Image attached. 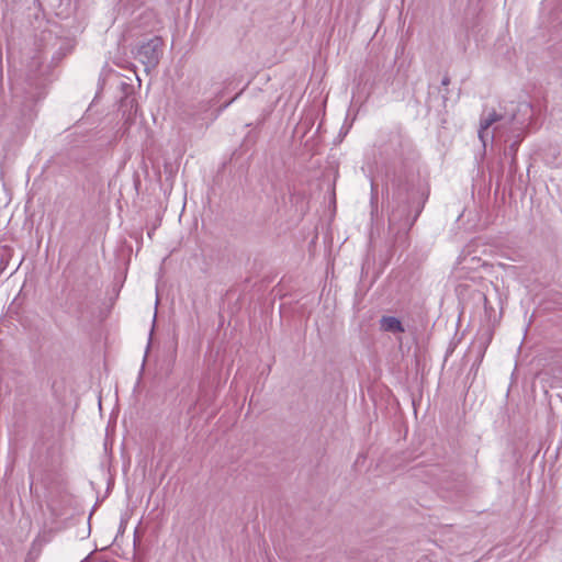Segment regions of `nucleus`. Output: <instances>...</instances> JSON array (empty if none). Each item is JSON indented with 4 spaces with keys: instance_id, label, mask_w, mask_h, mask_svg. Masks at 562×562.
Returning a JSON list of instances; mask_svg holds the SVG:
<instances>
[{
    "instance_id": "423d86ee",
    "label": "nucleus",
    "mask_w": 562,
    "mask_h": 562,
    "mask_svg": "<svg viewBox=\"0 0 562 562\" xmlns=\"http://www.w3.org/2000/svg\"><path fill=\"white\" fill-rule=\"evenodd\" d=\"M449 83H450V77H449V75H448V74H446V75L443 76L442 80H441V85H442L443 87H447V86H449Z\"/></svg>"
},
{
    "instance_id": "6e6552de",
    "label": "nucleus",
    "mask_w": 562,
    "mask_h": 562,
    "mask_svg": "<svg viewBox=\"0 0 562 562\" xmlns=\"http://www.w3.org/2000/svg\"><path fill=\"white\" fill-rule=\"evenodd\" d=\"M482 296H483V301H484V307H485V310H487L488 300H487L486 295L483 294Z\"/></svg>"
},
{
    "instance_id": "0eeeda50",
    "label": "nucleus",
    "mask_w": 562,
    "mask_h": 562,
    "mask_svg": "<svg viewBox=\"0 0 562 562\" xmlns=\"http://www.w3.org/2000/svg\"><path fill=\"white\" fill-rule=\"evenodd\" d=\"M518 143H519V142H514V143L509 146L510 151L515 153V151L517 150Z\"/></svg>"
},
{
    "instance_id": "1a4fd4ad",
    "label": "nucleus",
    "mask_w": 562,
    "mask_h": 562,
    "mask_svg": "<svg viewBox=\"0 0 562 562\" xmlns=\"http://www.w3.org/2000/svg\"><path fill=\"white\" fill-rule=\"evenodd\" d=\"M52 37H53V35H52V33H50V32H49V33H47V35H45V34H44V38H45V40H46V38H52Z\"/></svg>"
},
{
    "instance_id": "39448f33",
    "label": "nucleus",
    "mask_w": 562,
    "mask_h": 562,
    "mask_svg": "<svg viewBox=\"0 0 562 562\" xmlns=\"http://www.w3.org/2000/svg\"><path fill=\"white\" fill-rule=\"evenodd\" d=\"M380 329L392 334L405 331L402 322L395 316H382L380 319Z\"/></svg>"
},
{
    "instance_id": "20e7f679",
    "label": "nucleus",
    "mask_w": 562,
    "mask_h": 562,
    "mask_svg": "<svg viewBox=\"0 0 562 562\" xmlns=\"http://www.w3.org/2000/svg\"><path fill=\"white\" fill-rule=\"evenodd\" d=\"M161 41L159 37L150 38L142 44L136 53V58L146 67L155 68L159 63Z\"/></svg>"
},
{
    "instance_id": "7ed1b4c3",
    "label": "nucleus",
    "mask_w": 562,
    "mask_h": 562,
    "mask_svg": "<svg viewBox=\"0 0 562 562\" xmlns=\"http://www.w3.org/2000/svg\"><path fill=\"white\" fill-rule=\"evenodd\" d=\"M44 56L42 54L34 56L29 64V70L25 79L24 102L21 110L22 116L32 120L35 116V106L43 100L47 93V77L42 70Z\"/></svg>"
},
{
    "instance_id": "f03ea898",
    "label": "nucleus",
    "mask_w": 562,
    "mask_h": 562,
    "mask_svg": "<svg viewBox=\"0 0 562 562\" xmlns=\"http://www.w3.org/2000/svg\"><path fill=\"white\" fill-rule=\"evenodd\" d=\"M532 113V106L528 102L519 103L516 108V111H514L510 115L499 114L493 110L486 115L481 116L479 138L483 146H486V142L494 138V134L490 133L488 128L495 123H501L495 127V130L509 126L513 131H522L528 125Z\"/></svg>"
},
{
    "instance_id": "f257e3e1",
    "label": "nucleus",
    "mask_w": 562,
    "mask_h": 562,
    "mask_svg": "<svg viewBox=\"0 0 562 562\" xmlns=\"http://www.w3.org/2000/svg\"><path fill=\"white\" fill-rule=\"evenodd\" d=\"M392 210L389 228L406 234L420 215L427 195L416 189L414 173L406 168L395 171L391 178Z\"/></svg>"
}]
</instances>
